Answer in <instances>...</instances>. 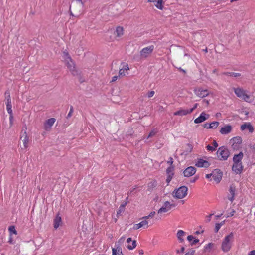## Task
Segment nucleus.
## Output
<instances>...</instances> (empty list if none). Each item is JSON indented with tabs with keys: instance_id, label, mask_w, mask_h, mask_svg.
<instances>
[{
	"instance_id": "f257e3e1",
	"label": "nucleus",
	"mask_w": 255,
	"mask_h": 255,
	"mask_svg": "<svg viewBox=\"0 0 255 255\" xmlns=\"http://www.w3.org/2000/svg\"><path fill=\"white\" fill-rule=\"evenodd\" d=\"M216 154L219 160L224 161L228 159L230 155V152L226 146H222L218 148Z\"/></svg>"
},
{
	"instance_id": "f03ea898",
	"label": "nucleus",
	"mask_w": 255,
	"mask_h": 255,
	"mask_svg": "<svg viewBox=\"0 0 255 255\" xmlns=\"http://www.w3.org/2000/svg\"><path fill=\"white\" fill-rule=\"evenodd\" d=\"M234 238V234L233 232H231L228 235L226 236L222 243V249L225 252H227L229 251L231 248V240H233Z\"/></svg>"
},
{
	"instance_id": "7ed1b4c3",
	"label": "nucleus",
	"mask_w": 255,
	"mask_h": 255,
	"mask_svg": "<svg viewBox=\"0 0 255 255\" xmlns=\"http://www.w3.org/2000/svg\"><path fill=\"white\" fill-rule=\"evenodd\" d=\"M188 188L186 186H182L175 189L173 192V196L177 199H182L187 195Z\"/></svg>"
},
{
	"instance_id": "20e7f679",
	"label": "nucleus",
	"mask_w": 255,
	"mask_h": 255,
	"mask_svg": "<svg viewBox=\"0 0 255 255\" xmlns=\"http://www.w3.org/2000/svg\"><path fill=\"white\" fill-rule=\"evenodd\" d=\"M233 90L238 97L243 99L246 102L249 101V100L250 97L249 95L246 94V91L243 88L240 87L234 88Z\"/></svg>"
},
{
	"instance_id": "39448f33",
	"label": "nucleus",
	"mask_w": 255,
	"mask_h": 255,
	"mask_svg": "<svg viewBox=\"0 0 255 255\" xmlns=\"http://www.w3.org/2000/svg\"><path fill=\"white\" fill-rule=\"evenodd\" d=\"M230 141L232 143V147L233 150H237L240 148L242 139L241 137L236 136L232 138Z\"/></svg>"
},
{
	"instance_id": "423d86ee",
	"label": "nucleus",
	"mask_w": 255,
	"mask_h": 255,
	"mask_svg": "<svg viewBox=\"0 0 255 255\" xmlns=\"http://www.w3.org/2000/svg\"><path fill=\"white\" fill-rule=\"evenodd\" d=\"M213 179L217 183H219L222 177L223 173L219 169H215L212 171Z\"/></svg>"
},
{
	"instance_id": "0eeeda50",
	"label": "nucleus",
	"mask_w": 255,
	"mask_h": 255,
	"mask_svg": "<svg viewBox=\"0 0 255 255\" xmlns=\"http://www.w3.org/2000/svg\"><path fill=\"white\" fill-rule=\"evenodd\" d=\"M154 46L153 45H150L143 48L140 51V55L142 57L146 58L153 51Z\"/></svg>"
},
{
	"instance_id": "6e6552de",
	"label": "nucleus",
	"mask_w": 255,
	"mask_h": 255,
	"mask_svg": "<svg viewBox=\"0 0 255 255\" xmlns=\"http://www.w3.org/2000/svg\"><path fill=\"white\" fill-rule=\"evenodd\" d=\"M196 169L193 166H189L186 168L183 171V175L184 177H189L194 175L196 173Z\"/></svg>"
},
{
	"instance_id": "1a4fd4ad",
	"label": "nucleus",
	"mask_w": 255,
	"mask_h": 255,
	"mask_svg": "<svg viewBox=\"0 0 255 255\" xmlns=\"http://www.w3.org/2000/svg\"><path fill=\"white\" fill-rule=\"evenodd\" d=\"M174 170V166H170L166 169L167 179L166 182L168 184L171 181L174 175L173 171Z\"/></svg>"
},
{
	"instance_id": "9d476101",
	"label": "nucleus",
	"mask_w": 255,
	"mask_h": 255,
	"mask_svg": "<svg viewBox=\"0 0 255 255\" xmlns=\"http://www.w3.org/2000/svg\"><path fill=\"white\" fill-rule=\"evenodd\" d=\"M209 117L210 115L209 114L203 112L198 118L194 120V123L196 124L201 123L207 120Z\"/></svg>"
},
{
	"instance_id": "9b49d317",
	"label": "nucleus",
	"mask_w": 255,
	"mask_h": 255,
	"mask_svg": "<svg viewBox=\"0 0 255 255\" xmlns=\"http://www.w3.org/2000/svg\"><path fill=\"white\" fill-rule=\"evenodd\" d=\"M211 164L207 160L202 158H198L197 162L195 163V166L198 167L208 168L210 166Z\"/></svg>"
},
{
	"instance_id": "f8f14e48",
	"label": "nucleus",
	"mask_w": 255,
	"mask_h": 255,
	"mask_svg": "<svg viewBox=\"0 0 255 255\" xmlns=\"http://www.w3.org/2000/svg\"><path fill=\"white\" fill-rule=\"evenodd\" d=\"M55 121L56 119L54 118H51L46 120L44 124L45 129L48 130L51 129V127L53 126Z\"/></svg>"
},
{
	"instance_id": "ddd939ff",
	"label": "nucleus",
	"mask_w": 255,
	"mask_h": 255,
	"mask_svg": "<svg viewBox=\"0 0 255 255\" xmlns=\"http://www.w3.org/2000/svg\"><path fill=\"white\" fill-rule=\"evenodd\" d=\"M229 192L231 195V196H228V199L232 202L235 199V191H236V186L234 184H232L230 186L229 188Z\"/></svg>"
},
{
	"instance_id": "4468645a",
	"label": "nucleus",
	"mask_w": 255,
	"mask_h": 255,
	"mask_svg": "<svg viewBox=\"0 0 255 255\" xmlns=\"http://www.w3.org/2000/svg\"><path fill=\"white\" fill-rule=\"evenodd\" d=\"M243 169V166L241 163H234L232 166V170L237 174L241 173Z\"/></svg>"
},
{
	"instance_id": "2eb2a0df",
	"label": "nucleus",
	"mask_w": 255,
	"mask_h": 255,
	"mask_svg": "<svg viewBox=\"0 0 255 255\" xmlns=\"http://www.w3.org/2000/svg\"><path fill=\"white\" fill-rule=\"evenodd\" d=\"M148 2H153L157 8L162 10L164 8L163 0H148Z\"/></svg>"
},
{
	"instance_id": "dca6fc26",
	"label": "nucleus",
	"mask_w": 255,
	"mask_h": 255,
	"mask_svg": "<svg viewBox=\"0 0 255 255\" xmlns=\"http://www.w3.org/2000/svg\"><path fill=\"white\" fill-rule=\"evenodd\" d=\"M194 92L198 96L201 98H204L209 95V92L207 90H203L201 89L198 90L195 89Z\"/></svg>"
},
{
	"instance_id": "f3484780",
	"label": "nucleus",
	"mask_w": 255,
	"mask_h": 255,
	"mask_svg": "<svg viewBox=\"0 0 255 255\" xmlns=\"http://www.w3.org/2000/svg\"><path fill=\"white\" fill-rule=\"evenodd\" d=\"M244 157V154L242 152H239V154H235L233 158V161L234 163H239V164H242V159H243Z\"/></svg>"
},
{
	"instance_id": "a211bd4d",
	"label": "nucleus",
	"mask_w": 255,
	"mask_h": 255,
	"mask_svg": "<svg viewBox=\"0 0 255 255\" xmlns=\"http://www.w3.org/2000/svg\"><path fill=\"white\" fill-rule=\"evenodd\" d=\"M169 204V202L167 201L164 203L163 205L158 210V213H161L163 212H167L170 210V206L168 205Z\"/></svg>"
},
{
	"instance_id": "6ab92c4d",
	"label": "nucleus",
	"mask_w": 255,
	"mask_h": 255,
	"mask_svg": "<svg viewBox=\"0 0 255 255\" xmlns=\"http://www.w3.org/2000/svg\"><path fill=\"white\" fill-rule=\"evenodd\" d=\"M232 128V126L231 125H228L224 127H222L221 128L220 132L222 134H227L231 131Z\"/></svg>"
},
{
	"instance_id": "aec40b11",
	"label": "nucleus",
	"mask_w": 255,
	"mask_h": 255,
	"mask_svg": "<svg viewBox=\"0 0 255 255\" xmlns=\"http://www.w3.org/2000/svg\"><path fill=\"white\" fill-rule=\"evenodd\" d=\"M248 129L249 132L252 133L254 131V128L250 123H245L241 125V129L244 130L245 129Z\"/></svg>"
},
{
	"instance_id": "412c9836",
	"label": "nucleus",
	"mask_w": 255,
	"mask_h": 255,
	"mask_svg": "<svg viewBox=\"0 0 255 255\" xmlns=\"http://www.w3.org/2000/svg\"><path fill=\"white\" fill-rule=\"evenodd\" d=\"M190 114L189 112V109L185 110V109H180L179 110L175 112L174 113V115L175 116H185L187 114Z\"/></svg>"
},
{
	"instance_id": "4be33fe9",
	"label": "nucleus",
	"mask_w": 255,
	"mask_h": 255,
	"mask_svg": "<svg viewBox=\"0 0 255 255\" xmlns=\"http://www.w3.org/2000/svg\"><path fill=\"white\" fill-rule=\"evenodd\" d=\"M53 225L55 229H57L59 227L60 223L61 222V218L57 214L54 219Z\"/></svg>"
},
{
	"instance_id": "5701e85b",
	"label": "nucleus",
	"mask_w": 255,
	"mask_h": 255,
	"mask_svg": "<svg viewBox=\"0 0 255 255\" xmlns=\"http://www.w3.org/2000/svg\"><path fill=\"white\" fill-rule=\"evenodd\" d=\"M23 138V139L22 140L23 143L24 145V146L25 148H27L28 147V137L27 135L26 132L24 131L23 133L22 136H21V139Z\"/></svg>"
},
{
	"instance_id": "b1692460",
	"label": "nucleus",
	"mask_w": 255,
	"mask_h": 255,
	"mask_svg": "<svg viewBox=\"0 0 255 255\" xmlns=\"http://www.w3.org/2000/svg\"><path fill=\"white\" fill-rule=\"evenodd\" d=\"M187 239L190 242L191 246L196 245L199 242V240L198 239H195L194 236L192 235L188 236Z\"/></svg>"
},
{
	"instance_id": "393cba45",
	"label": "nucleus",
	"mask_w": 255,
	"mask_h": 255,
	"mask_svg": "<svg viewBox=\"0 0 255 255\" xmlns=\"http://www.w3.org/2000/svg\"><path fill=\"white\" fill-rule=\"evenodd\" d=\"M185 234V232L184 231L182 230H179L178 231L177 233V237L180 243H183L184 242V240L182 237L184 236Z\"/></svg>"
},
{
	"instance_id": "a878e982",
	"label": "nucleus",
	"mask_w": 255,
	"mask_h": 255,
	"mask_svg": "<svg viewBox=\"0 0 255 255\" xmlns=\"http://www.w3.org/2000/svg\"><path fill=\"white\" fill-rule=\"evenodd\" d=\"M157 185V183L156 181H151V182H149L148 184L147 191L150 192H151L152 190L156 187Z\"/></svg>"
},
{
	"instance_id": "bb28decb",
	"label": "nucleus",
	"mask_w": 255,
	"mask_h": 255,
	"mask_svg": "<svg viewBox=\"0 0 255 255\" xmlns=\"http://www.w3.org/2000/svg\"><path fill=\"white\" fill-rule=\"evenodd\" d=\"M148 223L147 220H143L138 224H136L134 225L133 229L137 230L140 228L143 227L144 225H147Z\"/></svg>"
},
{
	"instance_id": "cd10ccee",
	"label": "nucleus",
	"mask_w": 255,
	"mask_h": 255,
	"mask_svg": "<svg viewBox=\"0 0 255 255\" xmlns=\"http://www.w3.org/2000/svg\"><path fill=\"white\" fill-rule=\"evenodd\" d=\"M223 75L231 76V77H239L241 76V74L239 73H235V72H225L223 73Z\"/></svg>"
},
{
	"instance_id": "c85d7f7f",
	"label": "nucleus",
	"mask_w": 255,
	"mask_h": 255,
	"mask_svg": "<svg viewBox=\"0 0 255 255\" xmlns=\"http://www.w3.org/2000/svg\"><path fill=\"white\" fill-rule=\"evenodd\" d=\"M214 246V244L212 243H209L204 246L203 252H209Z\"/></svg>"
},
{
	"instance_id": "c756f323",
	"label": "nucleus",
	"mask_w": 255,
	"mask_h": 255,
	"mask_svg": "<svg viewBox=\"0 0 255 255\" xmlns=\"http://www.w3.org/2000/svg\"><path fill=\"white\" fill-rule=\"evenodd\" d=\"M115 34H116L117 36H121L123 34V28L122 27L118 26L115 30Z\"/></svg>"
},
{
	"instance_id": "7c9ffc66",
	"label": "nucleus",
	"mask_w": 255,
	"mask_h": 255,
	"mask_svg": "<svg viewBox=\"0 0 255 255\" xmlns=\"http://www.w3.org/2000/svg\"><path fill=\"white\" fill-rule=\"evenodd\" d=\"M66 64L67 67V68L69 69L70 71L72 70L73 68H74L75 65L74 64V63L73 61L72 60V63L68 60V59H65Z\"/></svg>"
},
{
	"instance_id": "2f4dec72",
	"label": "nucleus",
	"mask_w": 255,
	"mask_h": 255,
	"mask_svg": "<svg viewBox=\"0 0 255 255\" xmlns=\"http://www.w3.org/2000/svg\"><path fill=\"white\" fill-rule=\"evenodd\" d=\"M128 204V202H124V203L122 204L119 208V210L118 211H117V215H118L119 214H120L121 213V212L122 211H124V210H125V207L126 206V205Z\"/></svg>"
},
{
	"instance_id": "473e14b6",
	"label": "nucleus",
	"mask_w": 255,
	"mask_h": 255,
	"mask_svg": "<svg viewBox=\"0 0 255 255\" xmlns=\"http://www.w3.org/2000/svg\"><path fill=\"white\" fill-rule=\"evenodd\" d=\"M132 242V245H128L127 246V248L129 250H133V249L135 248V247H136V245H137L136 240H133Z\"/></svg>"
},
{
	"instance_id": "72a5a7b5",
	"label": "nucleus",
	"mask_w": 255,
	"mask_h": 255,
	"mask_svg": "<svg viewBox=\"0 0 255 255\" xmlns=\"http://www.w3.org/2000/svg\"><path fill=\"white\" fill-rule=\"evenodd\" d=\"M8 230L9 231L10 234H14L15 235H17V232L14 226H9V228H8Z\"/></svg>"
},
{
	"instance_id": "f704fd0d",
	"label": "nucleus",
	"mask_w": 255,
	"mask_h": 255,
	"mask_svg": "<svg viewBox=\"0 0 255 255\" xmlns=\"http://www.w3.org/2000/svg\"><path fill=\"white\" fill-rule=\"evenodd\" d=\"M219 125V122L214 121L210 123V128L215 129Z\"/></svg>"
},
{
	"instance_id": "c9c22d12",
	"label": "nucleus",
	"mask_w": 255,
	"mask_h": 255,
	"mask_svg": "<svg viewBox=\"0 0 255 255\" xmlns=\"http://www.w3.org/2000/svg\"><path fill=\"white\" fill-rule=\"evenodd\" d=\"M157 132H158L157 130L155 129H153L152 130H151L150 132L149 135L147 136V138H149L154 136L157 133Z\"/></svg>"
},
{
	"instance_id": "e433bc0d",
	"label": "nucleus",
	"mask_w": 255,
	"mask_h": 255,
	"mask_svg": "<svg viewBox=\"0 0 255 255\" xmlns=\"http://www.w3.org/2000/svg\"><path fill=\"white\" fill-rule=\"evenodd\" d=\"M63 54L65 56V60L66 59H68L71 62V63H72V58L69 54L68 52L66 50L63 52Z\"/></svg>"
},
{
	"instance_id": "4c0bfd02",
	"label": "nucleus",
	"mask_w": 255,
	"mask_h": 255,
	"mask_svg": "<svg viewBox=\"0 0 255 255\" xmlns=\"http://www.w3.org/2000/svg\"><path fill=\"white\" fill-rule=\"evenodd\" d=\"M155 214V212L152 211L148 216L143 217V219H144V220H146L147 219H149L150 217L153 218Z\"/></svg>"
},
{
	"instance_id": "58836bf2",
	"label": "nucleus",
	"mask_w": 255,
	"mask_h": 255,
	"mask_svg": "<svg viewBox=\"0 0 255 255\" xmlns=\"http://www.w3.org/2000/svg\"><path fill=\"white\" fill-rule=\"evenodd\" d=\"M70 71L71 72L73 76H77V77H78V76L79 75V74H80V73H79V72L78 71V70H77L76 69V68H75V67L74 68H73V69L72 70H71Z\"/></svg>"
},
{
	"instance_id": "ea45409f",
	"label": "nucleus",
	"mask_w": 255,
	"mask_h": 255,
	"mask_svg": "<svg viewBox=\"0 0 255 255\" xmlns=\"http://www.w3.org/2000/svg\"><path fill=\"white\" fill-rule=\"evenodd\" d=\"M5 98L6 100L11 99L10 93L9 90H7L4 93Z\"/></svg>"
},
{
	"instance_id": "a19ab883",
	"label": "nucleus",
	"mask_w": 255,
	"mask_h": 255,
	"mask_svg": "<svg viewBox=\"0 0 255 255\" xmlns=\"http://www.w3.org/2000/svg\"><path fill=\"white\" fill-rule=\"evenodd\" d=\"M187 146L188 147V148L186 149V152H191L192 151L193 148L192 145L190 143H188L187 144Z\"/></svg>"
},
{
	"instance_id": "79ce46f5",
	"label": "nucleus",
	"mask_w": 255,
	"mask_h": 255,
	"mask_svg": "<svg viewBox=\"0 0 255 255\" xmlns=\"http://www.w3.org/2000/svg\"><path fill=\"white\" fill-rule=\"evenodd\" d=\"M6 109H7L8 113L9 115H12V105L6 106Z\"/></svg>"
},
{
	"instance_id": "37998d69",
	"label": "nucleus",
	"mask_w": 255,
	"mask_h": 255,
	"mask_svg": "<svg viewBox=\"0 0 255 255\" xmlns=\"http://www.w3.org/2000/svg\"><path fill=\"white\" fill-rule=\"evenodd\" d=\"M73 112V107L72 106H71L70 111L69 112V113L67 115V118H69L71 117Z\"/></svg>"
},
{
	"instance_id": "c03bdc74",
	"label": "nucleus",
	"mask_w": 255,
	"mask_h": 255,
	"mask_svg": "<svg viewBox=\"0 0 255 255\" xmlns=\"http://www.w3.org/2000/svg\"><path fill=\"white\" fill-rule=\"evenodd\" d=\"M221 227V225H220L219 223H216L215 225V232L217 233L220 229Z\"/></svg>"
},
{
	"instance_id": "a18cd8bd",
	"label": "nucleus",
	"mask_w": 255,
	"mask_h": 255,
	"mask_svg": "<svg viewBox=\"0 0 255 255\" xmlns=\"http://www.w3.org/2000/svg\"><path fill=\"white\" fill-rule=\"evenodd\" d=\"M207 150L208 151H213L215 150V148H214L213 146L210 145H208L206 147Z\"/></svg>"
},
{
	"instance_id": "49530a36",
	"label": "nucleus",
	"mask_w": 255,
	"mask_h": 255,
	"mask_svg": "<svg viewBox=\"0 0 255 255\" xmlns=\"http://www.w3.org/2000/svg\"><path fill=\"white\" fill-rule=\"evenodd\" d=\"M125 70L123 69V68L120 69L119 72V76H125Z\"/></svg>"
},
{
	"instance_id": "de8ad7c7",
	"label": "nucleus",
	"mask_w": 255,
	"mask_h": 255,
	"mask_svg": "<svg viewBox=\"0 0 255 255\" xmlns=\"http://www.w3.org/2000/svg\"><path fill=\"white\" fill-rule=\"evenodd\" d=\"M115 249L117 250V253L118 254L119 253H123L122 252V248L119 246V245H118V246H117L116 249Z\"/></svg>"
},
{
	"instance_id": "09e8293b",
	"label": "nucleus",
	"mask_w": 255,
	"mask_h": 255,
	"mask_svg": "<svg viewBox=\"0 0 255 255\" xmlns=\"http://www.w3.org/2000/svg\"><path fill=\"white\" fill-rule=\"evenodd\" d=\"M78 78L79 79V81L82 83L85 81L84 78L81 76V75L80 74L78 76Z\"/></svg>"
},
{
	"instance_id": "8fccbe9b",
	"label": "nucleus",
	"mask_w": 255,
	"mask_h": 255,
	"mask_svg": "<svg viewBox=\"0 0 255 255\" xmlns=\"http://www.w3.org/2000/svg\"><path fill=\"white\" fill-rule=\"evenodd\" d=\"M154 91L152 90V91H149L148 93H147V96L148 98H151L152 97V96H153V95H154Z\"/></svg>"
},
{
	"instance_id": "3c124183",
	"label": "nucleus",
	"mask_w": 255,
	"mask_h": 255,
	"mask_svg": "<svg viewBox=\"0 0 255 255\" xmlns=\"http://www.w3.org/2000/svg\"><path fill=\"white\" fill-rule=\"evenodd\" d=\"M198 105V103H196L195 104V105H194L193 107L189 109V112L190 113H191L196 108H197V106Z\"/></svg>"
},
{
	"instance_id": "603ef678",
	"label": "nucleus",
	"mask_w": 255,
	"mask_h": 255,
	"mask_svg": "<svg viewBox=\"0 0 255 255\" xmlns=\"http://www.w3.org/2000/svg\"><path fill=\"white\" fill-rule=\"evenodd\" d=\"M199 178V176L198 175L195 176L193 179L190 180L191 183H194Z\"/></svg>"
},
{
	"instance_id": "864d4df0",
	"label": "nucleus",
	"mask_w": 255,
	"mask_h": 255,
	"mask_svg": "<svg viewBox=\"0 0 255 255\" xmlns=\"http://www.w3.org/2000/svg\"><path fill=\"white\" fill-rule=\"evenodd\" d=\"M185 251V247L184 246H182L180 249V250H177L176 252L177 254L179 253H183Z\"/></svg>"
},
{
	"instance_id": "5fc2aeb1",
	"label": "nucleus",
	"mask_w": 255,
	"mask_h": 255,
	"mask_svg": "<svg viewBox=\"0 0 255 255\" xmlns=\"http://www.w3.org/2000/svg\"><path fill=\"white\" fill-rule=\"evenodd\" d=\"M235 213V210H234V209H233L229 214L228 215H227V216L226 217L227 218L228 217H232L233 216L234 214Z\"/></svg>"
},
{
	"instance_id": "6e6d98bb",
	"label": "nucleus",
	"mask_w": 255,
	"mask_h": 255,
	"mask_svg": "<svg viewBox=\"0 0 255 255\" xmlns=\"http://www.w3.org/2000/svg\"><path fill=\"white\" fill-rule=\"evenodd\" d=\"M167 163L168 164H170V166H174L173 165V159L172 158V157H170L169 158V161H167Z\"/></svg>"
},
{
	"instance_id": "4d7b16f0",
	"label": "nucleus",
	"mask_w": 255,
	"mask_h": 255,
	"mask_svg": "<svg viewBox=\"0 0 255 255\" xmlns=\"http://www.w3.org/2000/svg\"><path fill=\"white\" fill-rule=\"evenodd\" d=\"M203 127L205 128H210V124L205 123L203 125Z\"/></svg>"
},
{
	"instance_id": "13d9d810",
	"label": "nucleus",
	"mask_w": 255,
	"mask_h": 255,
	"mask_svg": "<svg viewBox=\"0 0 255 255\" xmlns=\"http://www.w3.org/2000/svg\"><path fill=\"white\" fill-rule=\"evenodd\" d=\"M123 68L124 70H129L128 65V64H126L125 65H124L123 66Z\"/></svg>"
},
{
	"instance_id": "bf43d9fd",
	"label": "nucleus",
	"mask_w": 255,
	"mask_h": 255,
	"mask_svg": "<svg viewBox=\"0 0 255 255\" xmlns=\"http://www.w3.org/2000/svg\"><path fill=\"white\" fill-rule=\"evenodd\" d=\"M213 215H214L213 213L211 214L207 217V220H206L207 222H209L211 221V218L212 216H213Z\"/></svg>"
},
{
	"instance_id": "052dcab7",
	"label": "nucleus",
	"mask_w": 255,
	"mask_h": 255,
	"mask_svg": "<svg viewBox=\"0 0 255 255\" xmlns=\"http://www.w3.org/2000/svg\"><path fill=\"white\" fill-rule=\"evenodd\" d=\"M112 255H117L118 254L117 253V250H116L115 248H113L112 249Z\"/></svg>"
},
{
	"instance_id": "680f3d73",
	"label": "nucleus",
	"mask_w": 255,
	"mask_h": 255,
	"mask_svg": "<svg viewBox=\"0 0 255 255\" xmlns=\"http://www.w3.org/2000/svg\"><path fill=\"white\" fill-rule=\"evenodd\" d=\"M213 147L214 148H215V149H216V148L218 146V143L216 142V140H214L213 142Z\"/></svg>"
},
{
	"instance_id": "e2e57ef3",
	"label": "nucleus",
	"mask_w": 255,
	"mask_h": 255,
	"mask_svg": "<svg viewBox=\"0 0 255 255\" xmlns=\"http://www.w3.org/2000/svg\"><path fill=\"white\" fill-rule=\"evenodd\" d=\"M119 77V76H113V77H112V80H111V82H113L116 81L118 79V77Z\"/></svg>"
},
{
	"instance_id": "0e129e2a",
	"label": "nucleus",
	"mask_w": 255,
	"mask_h": 255,
	"mask_svg": "<svg viewBox=\"0 0 255 255\" xmlns=\"http://www.w3.org/2000/svg\"><path fill=\"white\" fill-rule=\"evenodd\" d=\"M189 252L190 253L191 255H193L195 252V251L193 249H191Z\"/></svg>"
},
{
	"instance_id": "69168bd1",
	"label": "nucleus",
	"mask_w": 255,
	"mask_h": 255,
	"mask_svg": "<svg viewBox=\"0 0 255 255\" xmlns=\"http://www.w3.org/2000/svg\"><path fill=\"white\" fill-rule=\"evenodd\" d=\"M6 105V106L12 105L11 99H10V100L7 99Z\"/></svg>"
},
{
	"instance_id": "338daca9",
	"label": "nucleus",
	"mask_w": 255,
	"mask_h": 255,
	"mask_svg": "<svg viewBox=\"0 0 255 255\" xmlns=\"http://www.w3.org/2000/svg\"><path fill=\"white\" fill-rule=\"evenodd\" d=\"M248 255H255V250L250 251Z\"/></svg>"
},
{
	"instance_id": "774afa93",
	"label": "nucleus",
	"mask_w": 255,
	"mask_h": 255,
	"mask_svg": "<svg viewBox=\"0 0 255 255\" xmlns=\"http://www.w3.org/2000/svg\"><path fill=\"white\" fill-rule=\"evenodd\" d=\"M204 103H205L206 106H208L209 104V102L208 100L206 99H204L202 101Z\"/></svg>"
}]
</instances>
